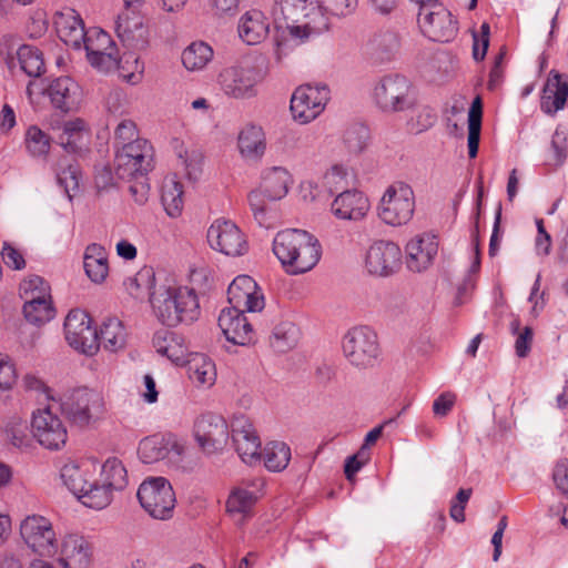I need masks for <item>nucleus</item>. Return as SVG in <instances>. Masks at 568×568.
Instances as JSON below:
<instances>
[{
    "mask_svg": "<svg viewBox=\"0 0 568 568\" xmlns=\"http://www.w3.org/2000/svg\"><path fill=\"white\" fill-rule=\"evenodd\" d=\"M114 170L120 180L148 176L154 166L153 145L139 135L132 120H122L114 130Z\"/></svg>",
    "mask_w": 568,
    "mask_h": 568,
    "instance_id": "obj_1",
    "label": "nucleus"
},
{
    "mask_svg": "<svg viewBox=\"0 0 568 568\" xmlns=\"http://www.w3.org/2000/svg\"><path fill=\"white\" fill-rule=\"evenodd\" d=\"M273 253L288 275H301L313 270L321 260L322 245L312 233L300 229L277 232Z\"/></svg>",
    "mask_w": 568,
    "mask_h": 568,
    "instance_id": "obj_2",
    "label": "nucleus"
},
{
    "mask_svg": "<svg viewBox=\"0 0 568 568\" xmlns=\"http://www.w3.org/2000/svg\"><path fill=\"white\" fill-rule=\"evenodd\" d=\"M150 303L156 318L168 327L191 324L200 316V304L193 288L175 284L153 286Z\"/></svg>",
    "mask_w": 568,
    "mask_h": 568,
    "instance_id": "obj_3",
    "label": "nucleus"
},
{
    "mask_svg": "<svg viewBox=\"0 0 568 568\" xmlns=\"http://www.w3.org/2000/svg\"><path fill=\"white\" fill-rule=\"evenodd\" d=\"M287 22L290 34L300 42L327 30V18L311 0H277L275 13Z\"/></svg>",
    "mask_w": 568,
    "mask_h": 568,
    "instance_id": "obj_4",
    "label": "nucleus"
},
{
    "mask_svg": "<svg viewBox=\"0 0 568 568\" xmlns=\"http://www.w3.org/2000/svg\"><path fill=\"white\" fill-rule=\"evenodd\" d=\"M372 100L385 113H398L412 110L416 105V95L410 81L402 74H386L373 85Z\"/></svg>",
    "mask_w": 568,
    "mask_h": 568,
    "instance_id": "obj_5",
    "label": "nucleus"
},
{
    "mask_svg": "<svg viewBox=\"0 0 568 568\" xmlns=\"http://www.w3.org/2000/svg\"><path fill=\"white\" fill-rule=\"evenodd\" d=\"M415 204L413 187L404 181H394L378 201L377 216L386 225L403 226L413 219Z\"/></svg>",
    "mask_w": 568,
    "mask_h": 568,
    "instance_id": "obj_6",
    "label": "nucleus"
},
{
    "mask_svg": "<svg viewBox=\"0 0 568 568\" xmlns=\"http://www.w3.org/2000/svg\"><path fill=\"white\" fill-rule=\"evenodd\" d=\"M58 406L71 423L81 427L100 419L105 413L103 395L88 387L64 394Z\"/></svg>",
    "mask_w": 568,
    "mask_h": 568,
    "instance_id": "obj_7",
    "label": "nucleus"
},
{
    "mask_svg": "<svg viewBox=\"0 0 568 568\" xmlns=\"http://www.w3.org/2000/svg\"><path fill=\"white\" fill-rule=\"evenodd\" d=\"M138 499L142 508L154 519L168 520L173 517L175 494L164 477H150L138 489Z\"/></svg>",
    "mask_w": 568,
    "mask_h": 568,
    "instance_id": "obj_8",
    "label": "nucleus"
},
{
    "mask_svg": "<svg viewBox=\"0 0 568 568\" xmlns=\"http://www.w3.org/2000/svg\"><path fill=\"white\" fill-rule=\"evenodd\" d=\"M342 347L348 362L358 368L374 366L381 353L376 332L365 325L351 328L343 337Z\"/></svg>",
    "mask_w": 568,
    "mask_h": 568,
    "instance_id": "obj_9",
    "label": "nucleus"
},
{
    "mask_svg": "<svg viewBox=\"0 0 568 568\" xmlns=\"http://www.w3.org/2000/svg\"><path fill=\"white\" fill-rule=\"evenodd\" d=\"M60 407L51 403L32 414V433L38 443L47 449L59 450L68 439V430L59 416Z\"/></svg>",
    "mask_w": 568,
    "mask_h": 568,
    "instance_id": "obj_10",
    "label": "nucleus"
},
{
    "mask_svg": "<svg viewBox=\"0 0 568 568\" xmlns=\"http://www.w3.org/2000/svg\"><path fill=\"white\" fill-rule=\"evenodd\" d=\"M417 21L423 34L433 41L449 42L458 33L456 18L439 1L420 8Z\"/></svg>",
    "mask_w": 568,
    "mask_h": 568,
    "instance_id": "obj_11",
    "label": "nucleus"
},
{
    "mask_svg": "<svg viewBox=\"0 0 568 568\" xmlns=\"http://www.w3.org/2000/svg\"><path fill=\"white\" fill-rule=\"evenodd\" d=\"M331 91L326 84L301 85L292 94L291 112L295 121L306 124L315 120L329 101Z\"/></svg>",
    "mask_w": 568,
    "mask_h": 568,
    "instance_id": "obj_12",
    "label": "nucleus"
},
{
    "mask_svg": "<svg viewBox=\"0 0 568 568\" xmlns=\"http://www.w3.org/2000/svg\"><path fill=\"white\" fill-rule=\"evenodd\" d=\"M210 247L227 256H242L248 251V242L242 230L231 220L220 217L206 232Z\"/></svg>",
    "mask_w": 568,
    "mask_h": 568,
    "instance_id": "obj_13",
    "label": "nucleus"
},
{
    "mask_svg": "<svg viewBox=\"0 0 568 568\" xmlns=\"http://www.w3.org/2000/svg\"><path fill=\"white\" fill-rule=\"evenodd\" d=\"M20 535L33 552L43 557L58 554V539L48 518L40 515L27 516L20 524Z\"/></svg>",
    "mask_w": 568,
    "mask_h": 568,
    "instance_id": "obj_14",
    "label": "nucleus"
},
{
    "mask_svg": "<svg viewBox=\"0 0 568 568\" xmlns=\"http://www.w3.org/2000/svg\"><path fill=\"white\" fill-rule=\"evenodd\" d=\"M82 47L92 68L103 73L115 70L118 49L109 33L97 27L90 28L87 30Z\"/></svg>",
    "mask_w": 568,
    "mask_h": 568,
    "instance_id": "obj_15",
    "label": "nucleus"
},
{
    "mask_svg": "<svg viewBox=\"0 0 568 568\" xmlns=\"http://www.w3.org/2000/svg\"><path fill=\"white\" fill-rule=\"evenodd\" d=\"M68 344L88 356L99 351L98 333L91 325V317L82 310H71L64 321Z\"/></svg>",
    "mask_w": 568,
    "mask_h": 568,
    "instance_id": "obj_16",
    "label": "nucleus"
},
{
    "mask_svg": "<svg viewBox=\"0 0 568 568\" xmlns=\"http://www.w3.org/2000/svg\"><path fill=\"white\" fill-rule=\"evenodd\" d=\"M193 435L205 454H214L226 446L230 437L229 425L220 415L203 414L194 422Z\"/></svg>",
    "mask_w": 568,
    "mask_h": 568,
    "instance_id": "obj_17",
    "label": "nucleus"
},
{
    "mask_svg": "<svg viewBox=\"0 0 568 568\" xmlns=\"http://www.w3.org/2000/svg\"><path fill=\"white\" fill-rule=\"evenodd\" d=\"M217 83L229 98L251 99L257 94L258 75L253 68L232 65L220 72Z\"/></svg>",
    "mask_w": 568,
    "mask_h": 568,
    "instance_id": "obj_18",
    "label": "nucleus"
},
{
    "mask_svg": "<svg viewBox=\"0 0 568 568\" xmlns=\"http://www.w3.org/2000/svg\"><path fill=\"white\" fill-rule=\"evenodd\" d=\"M402 250L392 241H375L365 255V267L375 276L386 277L402 266Z\"/></svg>",
    "mask_w": 568,
    "mask_h": 568,
    "instance_id": "obj_19",
    "label": "nucleus"
},
{
    "mask_svg": "<svg viewBox=\"0 0 568 568\" xmlns=\"http://www.w3.org/2000/svg\"><path fill=\"white\" fill-rule=\"evenodd\" d=\"M232 439L241 459L254 465L261 460V439L252 422L243 415L232 422Z\"/></svg>",
    "mask_w": 568,
    "mask_h": 568,
    "instance_id": "obj_20",
    "label": "nucleus"
},
{
    "mask_svg": "<svg viewBox=\"0 0 568 568\" xmlns=\"http://www.w3.org/2000/svg\"><path fill=\"white\" fill-rule=\"evenodd\" d=\"M231 307L247 312H260L264 308V296L256 282L248 275H239L227 290Z\"/></svg>",
    "mask_w": 568,
    "mask_h": 568,
    "instance_id": "obj_21",
    "label": "nucleus"
},
{
    "mask_svg": "<svg viewBox=\"0 0 568 568\" xmlns=\"http://www.w3.org/2000/svg\"><path fill=\"white\" fill-rule=\"evenodd\" d=\"M47 95L55 110L68 113L78 110L82 90L72 78L59 77L48 83Z\"/></svg>",
    "mask_w": 568,
    "mask_h": 568,
    "instance_id": "obj_22",
    "label": "nucleus"
},
{
    "mask_svg": "<svg viewBox=\"0 0 568 568\" xmlns=\"http://www.w3.org/2000/svg\"><path fill=\"white\" fill-rule=\"evenodd\" d=\"M438 252V242L435 235L423 233L414 236L406 245V264L413 272L426 270Z\"/></svg>",
    "mask_w": 568,
    "mask_h": 568,
    "instance_id": "obj_23",
    "label": "nucleus"
},
{
    "mask_svg": "<svg viewBox=\"0 0 568 568\" xmlns=\"http://www.w3.org/2000/svg\"><path fill=\"white\" fill-rule=\"evenodd\" d=\"M245 312L229 307L222 310L219 316V326L226 339L236 345H246L253 341V328L244 315Z\"/></svg>",
    "mask_w": 568,
    "mask_h": 568,
    "instance_id": "obj_24",
    "label": "nucleus"
},
{
    "mask_svg": "<svg viewBox=\"0 0 568 568\" xmlns=\"http://www.w3.org/2000/svg\"><path fill=\"white\" fill-rule=\"evenodd\" d=\"M368 197L357 190L339 192L331 204L333 215L339 220L359 221L369 210Z\"/></svg>",
    "mask_w": 568,
    "mask_h": 568,
    "instance_id": "obj_25",
    "label": "nucleus"
},
{
    "mask_svg": "<svg viewBox=\"0 0 568 568\" xmlns=\"http://www.w3.org/2000/svg\"><path fill=\"white\" fill-rule=\"evenodd\" d=\"M58 554L63 568H88L92 551L90 544L82 536L70 534L61 540Z\"/></svg>",
    "mask_w": 568,
    "mask_h": 568,
    "instance_id": "obj_26",
    "label": "nucleus"
},
{
    "mask_svg": "<svg viewBox=\"0 0 568 568\" xmlns=\"http://www.w3.org/2000/svg\"><path fill=\"white\" fill-rule=\"evenodd\" d=\"M183 450V445L172 435L154 434L140 442L138 454L144 464H153L164 459L171 452L180 456Z\"/></svg>",
    "mask_w": 568,
    "mask_h": 568,
    "instance_id": "obj_27",
    "label": "nucleus"
},
{
    "mask_svg": "<svg viewBox=\"0 0 568 568\" xmlns=\"http://www.w3.org/2000/svg\"><path fill=\"white\" fill-rule=\"evenodd\" d=\"M98 470L94 460L68 462L61 468V479L68 489L79 499Z\"/></svg>",
    "mask_w": 568,
    "mask_h": 568,
    "instance_id": "obj_28",
    "label": "nucleus"
},
{
    "mask_svg": "<svg viewBox=\"0 0 568 568\" xmlns=\"http://www.w3.org/2000/svg\"><path fill=\"white\" fill-rule=\"evenodd\" d=\"M54 27L58 37L67 45L74 49L82 48L87 30L80 14L73 9H65L54 17Z\"/></svg>",
    "mask_w": 568,
    "mask_h": 568,
    "instance_id": "obj_29",
    "label": "nucleus"
},
{
    "mask_svg": "<svg viewBox=\"0 0 568 568\" xmlns=\"http://www.w3.org/2000/svg\"><path fill=\"white\" fill-rule=\"evenodd\" d=\"M152 344L158 354L175 364L184 363L189 354L185 338L181 334L166 328L158 329L154 333Z\"/></svg>",
    "mask_w": 568,
    "mask_h": 568,
    "instance_id": "obj_30",
    "label": "nucleus"
},
{
    "mask_svg": "<svg viewBox=\"0 0 568 568\" xmlns=\"http://www.w3.org/2000/svg\"><path fill=\"white\" fill-rule=\"evenodd\" d=\"M115 30L122 43L131 49H142L148 44L149 31L140 16H120Z\"/></svg>",
    "mask_w": 568,
    "mask_h": 568,
    "instance_id": "obj_31",
    "label": "nucleus"
},
{
    "mask_svg": "<svg viewBox=\"0 0 568 568\" xmlns=\"http://www.w3.org/2000/svg\"><path fill=\"white\" fill-rule=\"evenodd\" d=\"M567 98L568 80L560 73L551 71L544 88L541 110L545 113L554 114L564 109Z\"/></svg>",
    "mask_w": 568,
    "mask_h": 568,
    "instance_id": "obj_32",
    "label": "nucleus"
},
{
    "mask_svg": "<svg viewBox=\"0 0 568 568\" xmlns=\"http://www.w3.org/2000/svg\"><path fill=\"white\" fill-rule=\"evenodd\" d=\"M237 31L245 43L257 44L267 37L270 22L263 12L250 10L240 18Z\"/></svg>",
    "mask_w": 568,
    "mask_h": 568,
    "instance_id": "obj_33",
    "label": "nucleus"
},
{
    "mask_svg": "<svg viewBox=\"0 0 568 568\" xmlns=\"http://www.w3.org/2000/svg\"><path fill=\"white\" fill-rule=\"evenodd\" d=\"M237 148L246 160L261 159L266 150V139L260 125L246 124L239 133Z\"/></svg>",
    "mask_w": 568,
    "mask_h": 568,
    "instance_id": "obj_34",
    "label": "nucleus"
},
{
    "mask_svg": "<svg viewBox=\"0 0 568 568\" xmlns=\"http://www.w3.org/2000/svg\"><path fill=\"white\" fill-rule=\"evenodd\" d=\"M187 367L189 378L196 386L211 387L216 381L215 364L204 354H190L184 361Z\"/></svg>",
    "mask_w": 568,
    "mask_h": 568,
    "instance_id": "obj_35",
    "label": "nucleus"
},
{
    "mask_svg": "<svg viewBox=\"0 0 568 568\" xmlns=\"http://www.w3.org/2000/svg\"><path fill=\"white\" fill-rule=\"evenodd\" d=\"M83 260L88 277L94 283H103L109 274L108 254L104 247L97 243L88 245Z\"/></svg>",
    "mask_w": 568,
    "mask_h": 568,
    "instance_id": "obj_36",
    "label": "nucleus"
},
{
    "mask_svg": "<svg viewBox=\"0 0 568 568\" xmlns=\"http://www.w3.org/2000/svg\"><path fill=\"white\" fill-rule=\"evenodd\" d=\"M128 333L123 323L116 317L106 318L98 334V343L110 352H118L126 344Z\"/></svg>",
    "mask_w": 568,
    "mask_h": 568,
    "instance_id": "obj_37",
    "label": "nucleus"
},
{
    "mask_svg": "<svg viewBox=\"0 0 568 568\" xmlns=\"http://www.w3.org/2000/svg\"><path fill=\"white\" fill-rule=\"evenodd\" d=\"M291 181V174L286 169L274 166L264 173L262 189L270 201L281 200L287 194Z\"/></svg>",
    "mask_w": 568,
    "mask_h": 568,
    "instance_id": "obj_38",
    "label": "nucleus"
},
{
    "mask_svg": "<svg viewBox=\"0 0 568 568\" xmlns=\"http://www.w3.org/2000/svg\"><path fill=\"white\" fill-rule=\"evenodd\" d=\"M61 145L69 152H78L89 140V131L82 119L67 121L60 135Z\"/></svg>",
    "mask_w": 568,
    "mask_h": 568,
    "instance_id": "obj_39",
    "label": "nucleus"
},
{
    "mask_svg": "<svg viewBox=\"0 0 568 568\" xmlns=\"http://www.w3.org/2000/svg\"><path fill=\"white\" fill-rule=\"evenodd\" d=\"M161 201L170 217H179L183 211V185L175 178H165L162 184Z\"/></svg>",
    "mask_w": 568,
    "mask_h": 568,
    "instance_id": "obj_40",
    "label": "nucleus"
},
{
    "mask_svg": "<svg viewBox=\"0 0 568 568\" xmlns=\"http://www.w3.org/2000/svg\"><path fill=\"white\" fill-rule=\"evenodd\" d=\"M261 459L271 471L285 469L291 459V448L283 442H271L261 452Z\"/></svg>",
    "mask_w": 568,
    "mask_h": 568,
    "instance_id": "obj_41",
    "label": "nucleus"
},
{
    "mask_svg": "<svg viewBox=\"0 0 568 568\" xmlns=\"http://www.w3.org/2000/svg\"><path fill=\"white\" fill-rule=\"evenodd\" d=\"M298 337V327L293 322L284 321L274 327L270 343L274 351L284 353L297 344Z\"/></svg>",
    "mask_w": 568,
    "mask_h": 568,
    "instance_id": "obj_42",
    "label": "nucleus"
},
{
    "mask_svg": "<svg viewBox=\"0 0 568 568\" xmlns=\"http://www.w3.org/2000/svg\"><path fill=\"white\" fill-rule=\"evenodd\" d=\"M213 58V49L203 41L192 42L182 52V63L190 71L202 70Z\"/></svg>",
    "mask_w": 568,
    "mask_h": 568,
    "instance_id": "obj_43",
    "label": "nucleus"
},
{
    "mask_svg": "<svg viewBox=\"0 0 568 568\" xmlns=\"http://www.w3.org/2000/svg\"><path fill=\"white\" fill-rule=\"evenodd\" d=\"M100 481L113 490H121L128 484L126 469L118 458H109L101 466Z\"/></svg>",
    "mask_w": 568,
    "mask_h": 568,
    "instance_id": "obj_44",
    "label": "nucleus"
},
{
    "mask_svg": "<svg viewBox=\"0 0 568 568\" xmlns=\"http://www.w3.org/2000/svg\"><path fill=\"white\" fill-rule=\"evenodd\" d=\"M20 69L32 78H39L44 73V60L42 52L32 45H21L17 51Z\"/></svg>",
    "mask_w": 568,
    "mask_h": 568,
    "instance_id": "obj_45",
    "label": "nucleus"
},
{
    "mask_svg": "<svg viewBox=\"0 0 568 568\" xmlns=\"http://www.w3.org/2000/svg\"><path fill=\"white\" fill-rule=\"evenodd\" d=\"M79 500L89 508L103 509L112 500V490L101 481L90 480Z\"/></svg>",
    "mask_w": 568,
    "mask_h": 568,
    "instance_id": "obj_46",
    "label": "nucleus"
},
{
    "mask_svg": "<svg viewBox=\"0 0 568 568\" xmlns=\"http://www.w3.org/2000/svg\"><path fill=\"white\" fill-rule=\"evenodd\" d=\"M23 314L28 322L41 325L54 316L52 301H37L33 296H27L23 305Z\"/></svg>",
    "mask_w": 568,
    "mask_h": 568,
    "instance_id": "obj_47",
    "label": "nucleus"
},
{
    "mask_svg": "<svg viewBox=\"0 0 568 568\" xmlns=\"http://www.w3.org/2000/svg\"><path fill=\"white\" fill-rule=\"evenodd\" d=\"M481 129V102L479 98L473 101L468 113V154L470 159L478 153Z\"/></svg>",
    "mask_w": 568,
    "mask_h": 568,
    "instance_id": "obj_48",
    "label": "nucleus"
},
{
    "mask_svg": "<svg viewBox=\"0 0 568 568\" xmlns=\"http://www.w3.org/2000/svg\"><path fill=\"white\" fill-rule=\"evenodd\" d=\"M119 74L123 81L129 84L135 85L142 81L144 73V63L140 61L139 57L134 53L124 54L121 59L118 57Z\"/></svg>",
    "mask_w": 568,
    "mask_h": 568,
    "instance_id": "obj_49",
    "label": "nucleus"
},
{
    "mask_svg": "<svg viewBox=\"0 0 568 568\" xmlns=\"http://www.w3.org/2000/svg\"><path fill=\"white\" fill-rule=\"evenodd\" d=\"M7 439L18 448H28L31 446L32 437L30 435L28 422L20 417H12L6 425Z\"/></svg>",
    "mask_w": 568,
    "mask_h": 568,
    "instance_id": "obj_50",
    "label": "nucleus"
},
{
    "mask_svg": "<svg viewBox=\"0 0 568 568\" xmlns=\"http://www.w3.org/2000/svg\"><path fill=\"white\" fill-rule=\"evenodd\" d=\"M397 48L398 39L393 32L376 34L369 42L371 54L379 61L389 60Z\"/></svg>",
    "mask_w": 568,
    "mask_h": 568,
    "instance_id": "obj_51",
    "label": "nucleus"
},
{
    "mask_svg": "<svg viewBox=\"0 0 568 568\" xmlns=\"http://www.w3.org/2000/svg\"><path fill=\"white\" fill-rule=\"evenodd\" d=\"M24 144L31 156H45L50 150V136L37 125H31L26 131Z\"/></svg>",
    "mask_w": 568,
    "mask_h": 568,
    "instance_id": "obj_52",
    "label": "nucleus"
},
{
    "mask_svg": "<svg viewBox=\"0 0 568 568\" xmlns=\"http://www.w3.org/2000/svg\"><path fill=\"white\" fill-rule=\"evenodd\" d=\"M154 273L152 268H142L134 276L124 281L126 292L134 298H141L148 294L153 285Z\"/></svg>",
    "mask_w": 568,
    "mask_h": 568,
    "instance_id": "obj_53",
    "label": "nucleus"
},
{
    "mask_svg": "<svg viewBox=\"0 0 568 568\" xmlns=\"http://www.w3.org/2000/svg\"><path fill=\"white\" fill-rule=\"evenodd\" d=\"M57 181L63 187L69 199H72V193L79 189L80 174L78 165L63 159L57 172Z\"/></svg>",
    "mask_w": 568,
    "mask_h": 568,
    "instance_id": "obj_54",
    "label": "nucleus"
},
{
    "mask_svg": "<svg viewBox=\"0 0 568 568\" xmlns=\"http://www.w3.org/2000/svg\"><path fill=\"white\" fill-rule=\"evenodd\" d=\"M20 294L24 301L27 296H33L37 301H51L50 286L38 275H32L21 283Z\"/></svg>",
    "mask_w": 568,
    "mask_h": 568,
    "instance_id": "obj_55",
    "label": "nucleus"
},
{
    "mask_svg": "<svg viewBox=\"0 0 568 568\" xmlns=\"http://www.w3.org/2000/svg\"><path fill=\"white\" fill-rule=\"evenodd\" d=\"M256 501V496L245 488H236L230 495L226 508L231 514H247Z\"/></svg>",
    "mask_w": 568,
    "mask_h": 568,
    "instance_id": "obj_56",
    "label": "nucleus"
},
{
    "mask_svg": "<svg viewBox=\"0 0 568 568\" xmlns=\"http://www.w3.org/2000/svg\"><path fill=\"white\" fill-rule=\"evenodd\" d=\"M510 329L513 334L517 335L516 342H515V351L517 356L519 357H526L531 348L532 343V328L529 326H525L524 328H520V322L518 318H515L510 323Z\"/></svg>",
    "mask_w": 568,
    "mask_h": 568,
    "instance_id": "obj_57",
    "label": "nucleus"
},
{
    "mask_svg": "<svg viewBox=\"0 0 568 568\" xmlns=\"http://www.w3.org/2000/svg\"><path fill=\"white\" fill-rule=\"evenodd\" d=\"M248 203L253 212L255 221L264 227H270L271 222L266 213V200L267 195L264 190H254L248 194Z\"/></svg>",
    "mask_w": 568,
    "mask_h": 568,
    "instance_id": "obj_58",
    "label": "nucleus"
},
{
    "mask_svg": "<svg viewBox=\"0 0 568 568\" xmlns=\"http://www.w3.org/2000/svg\"><path fill=\"white\" fill-rule=\"evenodd\" d=\"M567 133L557 129L552 135L547 163L549 165H561L566 159Z\"/></svg>",
    "mask_w": 568,
    "mask_h": 568,
    "instance_id": "obj_59",
    "label": "nucleus"
},
{
    "mask_svg": "<svg viewBox=\"0 0 568 568\" xmlns=\"http://www.w3.org/2000/svg\"><path fill=\"white\" fill-rule=\"evenodd\" d=\"M324 184L331 193L347 186V170L343 165H333L324 175Z\"/></svg>",
    "mask_w": 568,
    "mask_h": 568,
    "instance_id": "obj_60",
    "label": "nucleus"
},
{
    "mask_svg": "<svg viewBox=\"0 0 568 568\" xmlns=\"http://www.w3.org/2000/svg\"><path fill=\"white\" fill-rule=\"evenodd\" d=\"M183 159L186 174L189 179L196 180L202 172L204 155L200 150L185 151L184 155L180 154Z\"/></svg>",
    "mask_w": 568,
    "mask_h": 568,
    "instance_id": "obj_61",
    "label": "nucleus"
},
{
    "mask_svg": "<svg viewBox=\"0 0 568 568\" xmlns=\"http://www.w3.org/2000/svg\"><path fill=\"white\" fill-rule=\"evenodd\" d=\"M473 490L468 489H459L455 498L452 500L449 516L456 523L465 521V508L471 496Z\"/></svg>",
    "mask_w": 568,
    "mask_h": 568,
    "instance_id": "obj_62",
    "label": "nucleus"
},
{
    "mask_svg": "<svg viewBox=\"0 0 568 568\" xmlns=\"http://www.w3.org/2000/svg\"><path fill=\"white\" fill-rule=\"evenodd\" d=\"M371 459V453L365 448H359V450L349 456L345 462L344 473L348 480H353L356 473L361 470V468L368 463Z\"/></svg>",
    "mask_w": 568,
    "mask_h": 568,
    "instance_id": "obj_63",
    "label": "nucleus"
},
{
    "mask_svg": "<svg viewBox=\"0 0 568 568\" xmlns=\"http://www.w3.org/2000/svg\"><path fill=\"white\" fill-rule=\"evenodd\" d=\"M367 132L364 128L347 130L344 135V143L351 153L357 154L366 146Z\"/></svg>",
    "mask_w": 568,
    "mask_h": 568,
    "instance_id": "obj_64",
    "label": "nucleus"
}]
</instances>
